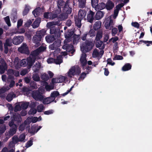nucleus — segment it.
<instances>
[{
	"mask_svg": "<svg viewBox=\"0 0 152 152\" xmlns=\"http://www.w3.org/2000/svg\"><path fill=\"white\" fill-rule=\"evenodd\" d=\"M35 59L32 54L31 53L29 57L27 59H23L19 62L18 58H16L14 62L15 67L17 69L20 68L21 66H25L28 65V67L29 69L31 67L33 63L34 62Z\"/></svg>",
	"mask_w": 152,
	"mask_h": 152,
	"instance_id": "obj_1",
	"label": "nucleus"
},
{
	"mask_svg": "<svg viewBox=\"0 0 152 152\" xmlns=\"http://www.w3.org/2000/svg\"><path fill=\"white\" fill-rule=\"evenodd\" d=\"M93 46V43L91 41H87L85 46L84 44L81 45L80 49L83 54L81 56L80 62L82 66H85L87 64L86 55L85 52L89 51L92 49Z\"/></svg>",
	"mask_w": 152,
	"mask_h": 152,
	"instance_id": "obj_2",
	"label": "nucleus"
},
{
	"mask_svg": "<svg viewBox=\"0 0 152 152\" xmlns=\"http://www.w3.org/2000/svg\"><path fill=\"white\" fill-rule=\"evenodd\" d=\"M14 120L15 121H16L18 122L20 121L21 120L20 116L18 115H14L13 117L12 118L11 121L9 123V126H12V128L10 129L9 134H7V136L6 141L11 136L14 135L16 132L17 127L15 124H14Z\"/></svg>",
	"mask_w": 152,
	"mask_h": 152,
	"instance_id": "obj_3",
	"label": "nucleus"
},
{
	"mask_svg": "<svg viewBox=\"0 0 152 152\" xmlns=\"http://www.w3.org/2000/svg\"><path fill=\"white\" fill-rule=\"evenodd\" d=\"M45 92V89L42 87H40L39 89V91H34L32 93V96L37 100H42L43 99V96L42 95Z\"/></svg>",
	"mask_w": 152,
	"mask_h": 152,
	"instance_id": "obj_4",
	"label": "nucleus"
},
{
	"mask_svg": "<svg viewBox=\"0 0 152 152\" xmlns=\"http://www.w3.org/2000/svg\"><path fill=\"white\" fill-rule=\"evenodd\" d=\"M81 72L80 69L78 66H74L71 68L67 73L68 76L72 77L75 75H78Z\"/></svg>",
	"mask_w": 152,
	"mask_h": 152,
	"instance_id": "obj_5",
	"label": "nucleus"
},
{
	"mask_svg": "<svg viewBox=\"0 0 152 152\" xmlns=\"http://www.w3.org/2000/svg\"><path fill=\"white\" fill-rule=\"evenodd\" d=\"M67 55L66 52H64L61 53V54L57 56V58L54 60L52 58L48 59L47 61L48 64L54 62L56 64H60L62 62V58L61 55L66 56Z\"/></svg>",
	"mask_w": 152,
	"mask_h": 152,
	"instance_id": "obj_6",
	"label": "nucleus"
},
{
	"mask_svg": "<svg viewBox=\"0 0 152 152\" xmlns=\"http://www.w3.org/2000/svg\"><path fill=\"white\" fill-rule=\"evenodd\" d=\"M46 31L42 30L37 32L36 35L33 37V40L35 43H38L41 41L42 37L46 34Z\"/></svg>",
	"mask_w": 152,
	"mask_h": 152,
	"instance_id": "obj_7",
	"label": "nucleus"
},
{
	"mask_svg": "<svg viewBox=\"0 0 152 152\" xmlns=\"http://www.w3.org/2000/svg\"><path fill=\"white\" fill-rule=\"evenodd\" d=\"M58 9L56 12L57 14H59L61 11V8H62L65 11L66 10V8H68V5L67 4H65L63 0H58Z\"/></svg>",
	"mask_w": 152,
	"mask_h": 152,
	"instance_id": "obj_8",
	"label": "nucleus"
},
{
	"mask_svg": "<svg viewBox=\"0 0 152 152\" xmlns=\"http://www.w3.org/2000/svg\"><path fill=\"white\" fill-rule=\"evenodd\" d=\"M114 22L111 17H108L105 20V26L106 29H111L113 27Z\"/></svg>",
	"mask_w": 152,
	"mask_h": 152,
	"instance_id": "obj_9",
	"label": "nucleus"
},
{
	"mask_svg": "<svg viewBox=\"0 0 152 152\" xmlns=\"http://www.w3.org/2000/svg\"><path fill=\"white\" fill-rule=\"evenodd\" d=\"M104 51L101 49H95L94 50L92 53L93 58H101L104 53Z\"/></svg>",
	"mask_w": 152,
	"mask_h": 152,
	"instance_id": "obj_10",
	"label": "nucleus"
},
{
	"mask_svg": "<svg viewBox=\"0 0 152 152\" xmlns=\"http://www.w3.org/2000/svg\"><path fill=\"white\" fill-rule=\"evenodd\" d=\"M67 78V77H66L60 75L57 77L53 78L52 80V83L53 84L55 83H62L64 81H66Z\"/></svg>",
	"mask_w": 152,
	"mask_h": 152,
	"instance_id": "obj_11",
	"label": "nucleus"
},
{
	"mask_svg": "<svg viewBox=\"0 0 152 152\" xmlns=\"http://www.w3.org/2000/svg\"><path fill=\"white\" fill-rule=\"evenodd\" d=\"M24 38L23 36H18L14 37L13 38L12 41L13 44L17 45L21 43L23 41Z\"/></svg>",
	"mask_w": 152,
	"mask_h": 152,
	"instance_id": "obj_12",
	"label": "nucleus"
},
{
	"mask_svg": "<svg viewBox=\"0 0 152 152\" xmlns=\"http://www.w3.org/2000/svg\"><path fill=\"white\" fill-rule=\"evenodd\" d=\"M46 49V46L45 45H43L42 46L40 47L38 49L33 52L31 53L36 59L37 55L39 53V52L41 51H44Z\"/></svg>",
	"mask_w": 152,
	"mask_h": 152,
	"instance_id": "obj_13",
	"label": "nucleus"
},
{
	"mask_svg": "<svg viewBox=\"0 0 152 152\" xmlns=\"http://www.w3.org/2000/svg\"><path fill=\"white\" fill-rule=\"evenodd\" d=\"M41 120L42 118L40 116L38 118L36 117H34V118L28 117L25 121V123L29 124L31 122L34 123L37 121H39Z\"/></svg>",
	"mask_w": 152,
	"mask_h": 152,
	"instance_id": "obj_14",
	"label": "nucleus"
},
{
	"mask_svg": "<svg viewBox=\"0 0 152 152\" xmlns=\"http://www.w3.org/2000/svg\"><path fill=\"white\" fill-rule=\"evenodd\" d=\"M18 50L19 51L22 53L27 54L29 53L28 47L26 44H23L21 47L18 48Z\"/></svg>",
	"mask_w": 152,
	"mask_h": 152,
	"instance_id": "obj_15",
	"label": "nucleus"
},
{
	"mask_svg": "<svg viewBox=\"0 0 152 152\" xmlns=\"http://www.w3.org/2000/svg\"><path fill=\"white\" fill-rule=\"evenodd\" d=\"M0 63L1 64L0 65V73L2 74L4 72L6 69L7 66L5 61L3 60H1Z\"/></svg>",
	"mask_w": 152,
	"mask_h": 152,
	"instance_id": "obj_16",
	"label": "nucleus"
},
{
	"mask_svg": "<svg viewBox=\"0 0 152 152\" xmlns=\"http://www.w3.org/2000/svg\"><path fill=\"white\" fill-rule=\"evenodd\" d=\"M25 137V135L24 134H23L20 136L19 138H18L17 137L14 136L13 137L12 139L13 141L15 142H21L24 141Z\"/></svg>",
	"mask_w": 152,
	"mask_h": 152,
	"instance_id": "obj_17",
	"label": "nucleus"
},
{
	"mask_svg": "<svg viewBox=\"0 0 152 152\" xmlns=\"http://www.w3.org/2000/svg\"><path fill=\"white\" fill-rule=\"evenodd\" d=\"M94 12L91 11H90L88 14L87 20L88 21L91 23H92L94 20Z\"/></svg>",
	"mask_w": 152,
	"mask_h": 152,
	"instance_id": "obj_18",
	"label": "nucleus"
},
{
	"mask_svg": "<svg viewBox=\"0 0 152 152\" xmlns=\"http://www.w3.org/2000/svg\"><path fill=\"white\" fill-rule=\"evenodd\" d=\"M8 75H9V78L11 79L13 77L12 75H14L16 76H18L19 75V73L18 71L14 72L12 69H10L8 71Z\"/></svg>",
	"mask_w": 152,
	"mask_h": 152,
	"instance_id": "obj_19",
	"label": "nucleus"
},
{
	"mask_svg": "<svg viewBox=\"0 0 152 152\" xmlns=\"http://www.w3.org/2000/svg\"><path fill=\"white\" fill-rule=\"evenodd\" d=\"M44 16L45 18L50 19H53L57 16L56 14L48 12L44 13Z\"/></svg>",
	"mask_w": 152,
	"mask_h": 152,
	"instance_id": "obj_20",
	"label": "nucleus"
},
{
	"mask_svg": "<svg viewBox=\"0 0 152 152\" xmlns=\"http://www.w3.org/2000/svg\"><path fill=\"white\" fill-rule=\"evenodd\" d=\"M41 128V126H40L38 127L36 126H33L31 127V129L28 130V131L31 133L34 134L37 133Z\"/></svg>",
	"mask_w": 152,
	"mask_h": 152,
	"instance_id": "obj_21",
	"label": "nucleus"
},
{
	"mask_svg": "<svg viewBox=\"0 0 152 152\" xmlns=\"http://www.w3.org/2000/svg\"><path fill=\"white\" fill-rule=\"evenodd\" d=\"M42 10L39 7H38L33 11V14L35 17L39 16L42 12Z\"/></svg>",
	"mask_w": 152,
	"mask_h": 152,
	"instance_id": "obj_22",
	"label": "nucleus"
},
{
	"mask_svg": "<svg viewBox=\"0 0 152 152\" xmlns=\"http://www.w3.org/2000/svg\"><path fill=\"white\" fill-rule=\"evenodd\" d=\"M114 4L111 1L108 0L105 5V7L108 10H110L113 9L114 7Z\"/></svg>",
	"mask_w": 152,
	"mask_h": 152,
	"instance_id": "obj_23",
	"label": "nucleus"
},
{
	"mask_svg": "<svg viewBox=\"0 0 152 152\" xmlns=\"http://www.w3.org/2000/svg\"><path fill=\"white\" fill-rule=\"evenodd\" d=\"M86 14V11L80 10L79 12L78 18L82 19L85 18Z\"/></svg>",
	"mask_w": 152,
	"mask_h": 152,
	"instance_id": "obj_24",
	"label": "nucleus"
},
{
	"mask_svg": "<svg viewBox=\"0 0 152 152\" xmlns=\"http://www.w3.org/2000/svg\"><path fill=\"white\" fill-rule=\"evenodd\" d=\"M41 20L39 18H37L34 22L32 25L34 28H36L38 27L39 26V23L41 22Z\"/></svg>",
	"mask_w": 152,
	"mask_h": 152,
	"instance_id": "obj_25",
	"label": "nucleus"
},
{
	"mask_svg": "<svg viewBox=\"0 0 152 152\" xmlns=\"http://www.w3.org/2000/svg\"><path fill=\"white\" fill-rule=\"evenodd\" d=\"M63 48L64 49H66V50L67 51H69L70 50H71V53H72L74 52V50H73V47L72 45L67 46V45L65 44L63 46Z\"/></svg>",
	"mask_w": 152,
	"mask_h": 152,
	"instance_id": "obj_26",
	"label": "nucleus"
},
{
	"mask_svg": "<svg viewBox=\"0 0 152 152\" xmlns=\"http://www.w3.org/2000/svg\"><path fill=\"white\" fill-rule=\"evenodd\" d=\"M104 14L102 11L97 12L95 15V18L96 20L100 19L103 17Z\"/></svg>",
	"mask_w": 152,
	"mask_h": 152,
	"instance_id": "obj_27",
	"label": "nucleus"
},
{
	"mask_svg": "<svg viewBox=\"0 0 152 152\" xmlns=\"http://www.w3.org/2000/svg\"><path fill=\"white\" fill-rule=\"evenodd\" d=\"M9 89L10 88H6L5 87H3L0 89V97L2 98L4 97L5 96L4 93Z\"/></svg>",
	"mask_w": 152,
	"mask_h": 152,
	"instance_id": "obj_28",
	"label": "nucleus"
},
{
	"mask_svg": "<svg viewBox=\"0 0 152 152\" xmlns=\"http://www.w3.org/2000/svg\"><path fill=\"white\" fill-rule=\"evenodd\" d=\"M101 26V22L99 21H97L95 22L94 25V28L96 30L100 28Z\"/></svg>",
	"mask_w": 152,
	"mask_h": 152,
	"instance_id": "obj_29",
	"label": "nucleus"
},
{
	"mask_svg": "<svg viewBox=\"0 0 152 152\" xmlns=\"http://www.w3.org/2000/svg\"><path fill=\"white\" fill-rule=\"evenodd\" d=\"M54 101V99H52L50 97H49L44 99L43 100V102L45 104H48Z\"/></svg>",
	"mask_w": 152,
	"mask_h": 152,
	"instance_id": "obj_30",
	"label": "nucleus"
},
{
	"mask_svg": "<svg viewBox=\"0 0 152 152\" xmlns=\"http://www.w3.org/2000/svg\"><path fill=\"white\" fill-rule=\"evenodd\" d=\"M8 40H6V42L4 44V52L6 53H7L8 51V48H7L8 46H11L12 45V44L11 43H8V42H9Z\"/></svg>",
	"mask_w": 152,
	"mask_h": 152,
	"instance_id": "obj_31",
	"label": "nucleus"
},
{
	"mask_svg": "<svg viewBox=\"0 0 152 152\" xmlns=\"http://www.w3.org/2000/svg\"><path fill=\"white\" fill-rule=\"evenodd\" d=\"M102 32L100 31H98L96 36L95 41H99L102 38Z\"/></svg>",
	"mask_w": 152,
	"mask_h": 152,
	"instance_id": "obj_32",
	"label": "nucleus"
},
{
	"mask_svg": "<svg viewBox=\"0 0 152 152\" xmlns=\"http://www.w3.org/2000/svg\"><path fill=\"white\" fill-rule=\"evenodd\" d=\"M59 95V93L58 91H54L51 93L50 97L52 99H54V100L55 98Z\"/></svg>",
	"mask_w": 152,
	"mask_h": 152,
	"instance_id": "obj_33",
	"label": "nucleus"
},
{
	"mask_svg": "<svg viewBox=\"0 0 152 152\" xmlns=\"http://www.w3.org/2000/svg\"><path fill=\"white\" fill-rule=\"evenodd\" d=\"M105 7V5L104 3H101L98 4L95 10H102Z\"/></svg>",
	"mask_w": 152,
	"mask_h": 152,
	"instance_id": "obj_34",
	"label": "nucleus"
},
{
	"mask_svg": "<svg viewBox=\"0 0 152 152\" xmlns=\"http://www.w3.org/2000/svg\"><path fill=\"white\" fill-rule=\"evenodd\" d=\"M131 66L129 64H126L122 68V70L123 71H128L131 69Z\"/></svg>",
	"mask_w": 152,
	"mask_h": 152,
	"instance_id": "obj_35",
	"label": "nucleus"
},
{
	"mask_svg": "<svg viewBox=\"0 0 152 152\" xmlns=\"http://www.w3.org/2000/svg\"><path fill=\"white\" fill-rule=\"evenodd\" d=\"M79 3V6L81 8H83L85 6V0H78Z\"/></svg>",
	"mask_w": 152,
	"mask_h": 152,
	"instance_id": "obj_36",
	"label": "nucleus"
},
{
	"mask_svg": "<svg viewBox=\"0 0 152 152\" xmlns=\"http://www.w3.org/2000/svg\"><path fill=\"white\" fill-rule=\"evenodd\" d=\"M40 67V64L38 62L36 63V64L35 66L33 67V69L34 71L36 72Z\"/></svg>",
	"mask_w": 152,
	"mask_h": 152,
	"instance_id": "obj_37",
	"label": "nucleus"
},
{
	"mask_svg": "<svg viewBox=\"0 0 152 152\" xmlns=\"http://www.w3.org/2000/svg\"><path fill=\"white\" fill-rule=\"evenodd\" d=\"M20 104L21 108L24 109H26L29 104L28 102L20 103Z\"/></svg>",
	"mask_w": 152,
	"mask_h": 152,
	"instance_id": "obj_38",
	"label": "nucleus"
},
{
	"mask_svg": "<svg viewBox=\"0 0 152 152\" xmlns=\"http://www.w3.org/2000/svg\"><path fill=\"white\" fill-rule=\"evenodd\" d=\"M45 88L47 91H49L50 90L53 89L54 88V86H49L47 85L46 83H45Z\"/></svg>",
	"mask_w": 152,
	"mask_h": 152,
	"instance_id": "obj_39",
	"label": "nucleus"
},
{
	"mask_svg": "<svg viewBox=\"0 0 152 152\" xmlns=\"http://www.w3.org/2000/svg\"><path fill=\"white\" fill-rule=\"evenodd\" d=\"M46 41L48 43H50L53 41L54 38L53 37L47 36L45 37Z\"/></svg>",
	"mask_w": 152,
	"mask_h": 152,
	"instance_id": "obj_40",
	"label": "nucleus"
},
{
	"mask_svg": "<svg viewBox=\"0 0 152 152\" xmlns=\"http://www.w3.org/2000/svg\"><path fill=\"white\" fill-rule=\"evenodd\" d=\"M98 0H91V4L93 7L95 9L98 5Z\"/></svg>",
	"mask_w": 152,
	"mask_h": 152,
	"instance_id": "obj_41",
	"label": "nucleus"
},
{
	"mask_svg": "<svg viewBox=\"0 0 152 152\" xmlns=\"http://www.w3.org/2000/svg\"><path fill=\"white\" fill-rule=\"evenodd\" d=\"M81 20L79 18L76 19L75 20V24L78 27L80 28L81 26Z\"/></svg>",
	"mask_w": 152,
	"mask_h": 152,
	"instance_id": "obj_42",
	"label": "nucleus"
},
{
	"mask_svg": "<svg viewBox=\"0 0 152 152\" xmlns=\"http://www.w3.org/2000/svg\"><path fill=\"white\" fill-rule=\"evenodd\" d=\"M95 42H96V46L97 48H100L102 45V42L100 40H99V41L95 40Z\"/></svg>",
	"mask_w": 152,
	"mask_h": 152,
	"instance_id": "obj_43",
	"label": "nucleus"
},
{
	"mask_svg": "<svg viewBox=\"0 0 152 152\" xmlns=\"http://www.w3.org/2000/svg\"><path fill=\"white\" fill-rule=\"evenodd\" d=\"M14 94H10L7 96L6 99L8 101H11L13 98Z\"/></svg>",
	"mask_w": 152,
	"mask_h": 152,
	"instance_id": "obj_44",
	"label": "nucleus"
},
{
	"mask_svg": "<svg viewBox=\"0 0 152 152\" xmlns=\"http://www.w3.org/2000/svg\"><path fill=\"white\" fill-rule=\"evenodd\" d=\"M57 24V23L56 22H50L47 23V26L48 28H50L51 26H53L56 25Z\"/></svg>",
	"mask_w": 152,
	"mask_h": 152,
	"instance_id": "obj_45",
	"label": "nucleus"
},
{
	"mask_svg": "<svg viewBox=\"0 0 152 152\" xmlns=\"http://www.w3.org/2000/svg\"><path fill=\"white\" fill-rule=\"evenodd\" d=\"M4 20L9 26H11L10 18L9 16H7L4 18Z\"/></svg>",
	"mask_w": 152,
	"mask_h": 152,
	"instance_id": "obj_46",
	"label": "nucleus"
},
{
	"mask_svg": "<svg viewBox=\"0 0 152 152\" xmlns=\"http://www.w3.org/2000/svg\"><path fill=\"white\" fill-rule=\"evenodd\" d=\"M26 124H27V123H25V122L24 124H22L20 126L19 128V130L21 131L23 130L25 128V125Z\"/></svg>",
	"mask_w": 152,
	"mask_h": 152,
	"instance_id": "obj_47",
	"label": "nucleus"
},
{
	"mask_svg": "<svg viewBox=\"0 0 152 152\" xmlns=\"http://www.w3.org/2000/svg\"><path fill=\"white\" fill-rule=\"evenodd\" d=\"M44 109L43 105L42 104L39 105L37 107V111L38 112H41Z\"/></svg>",
	"mask_w": 152,
	"mask_h": 152,
	"instance_id": "obj_48",
	"label": "nucleus"
},
{
	"mask_svg": "<svg viewBox=\"0 0 152 152\" xmlns=\"http://www.w3.org/2000/svg\"><path fill=\"white\" fill-rule=\"evenodd\" d=\"M33 144V140L31 139L28 141L26 144V147L28 148L31 146Z\"/></svg>",
	"mask_w": 152,
	"mask_h": 152,
	"instance_id": "obj_49",
	"label": "nucleus"
},
{
	"mask_svg": "<svg viewBox=\"0 0 152 152\" xmlns=\"http://www.w3.org/2000/svg\"><path fill=\"white\" fill-rule=\"evenodd\" d=\"M29 7L28 6H26L23 12L24 15H26L28 12L29 9Z\"/></svg>",
	"mask_w": 152,
	"mask_h": 152,
	"instance_id": "obj_50",
	"label": "nucleus"
},
{
	"mask_svg": "<svg viewBox=\"0 0 152 152\" xmlns=\"http://www.w3.org/2000/svg\"><path fill=\"white\" fill-rule=\"evenodd\" d=\"M88 72H87L86 74L85 73V72H83L82 73L80 76V77L79 78V79L80 80H83V79H84V78L86 77V74H88Z\"/></svg>",
	"mask_w": 152,
	"mask_h": 152,
	"instance_id": "obj_51",
	"label": "nucleus"
},
{
	"mask_svg": "<svg viewBox=\"0 0 152 152\" xmlns=\"http://www.w3.org/2000/svg\"><path fill=\"white\" fill-rule=\"evenodd\" d=\"M6 127L3 125H2L0 127V134L3 133L6 130Z\"/></svg>",
	"mask_w": 152,
	"mask_h": 152,
	"instance_id": "obj_52",
	"label": "nucleus"
},
{
	"mask_svg": "<svg viewBox=\"0 0 152 152\" xmlns=\"http://www.w3.org/2000/svg\"><path fill=\"white\" fill-rule=\"evenodd\" d=\"M88 34L90 37H94L95 35V31L93 29H91L89 31Z\"/></svg>",
	"mask_w": 152,
	"mask_h": 152,
	"instance_id": "obj_53",
	"label": "nucleus"
},
{
	"mask_svg": "<svg viewBox=\"0 0 152 152\" xmlns=\"http://www.w3.org/2000/svg\"><path fill=\"white\" fill-rule=\"evenodd\" d=\"M21 105L20 103H19L18 104L16 105L15 108V111H17L20 110L21 109Z\"/></svg>",
	"mask_w": 152,
	"mask_h": 152,
	"instance_id": "obj_54",
	"label": "nucleus"
},
{
	"mask_svg": "<svg viewBox=\"0 0 152 152\" xmlns=\"http://www.w3.org/2000/svg\"><path fill=\"white\" fill-rule=\"evenodd\" d=\"M33 78V80L36 81H38L39 80V77L36 74L34 75Z\"/></svg>",
	"mask_w": 152,
	"mask_h": 152,
	"instance_id": "obj_55",
	"label": "nucleus"
},
{
	"mask_svg": "<svg viewBox=\"0 0 152 152\" xmlns=\"http://www.w3.org/2000/svg\"><path fill=\"white\" fill-rule=\"evenodd\" d=\"M42 78L45 80H48V75L45 73L43 74L41 76Z\"/></svg>",
	"mask_w": 152,
	"mask_h": 152,
	"instance_id": "obj_56",
	"label": "nucleus"
},
{
	"mask_svg": "<svg viewBox=\"0 0 152 152\" xmlns=\"http://www.w3.org/2000/svg\"><path fill=\"white\" fill-rule=\"evenodd\" d=\"M54 112V111L53 110H50L48 111H45L44 113L45 115H49L53 114Z\"/></svg>",
	"mask_w": 152,
	"mask_h": 152,
	"instance_id": "obj_57",
	"label": "nucleus"
},
{
	"mask_svg": "<svg viewBox=\"0 0 152 152\" xmlns=\"http://www.w3.org/2000/svg\"><path fill=\"white\" fill-rule=\"evenodd\" d=\"M36 110L34 108H32L29 112V114H34L36 113Z\"/></svg>",
	"mask_w": 152,
	"mask_h": 152,
	"instance_id": "obj_58",
	"label": "nucleus"
},
{
	"mask_svg": "<svg viewBox=\"0 0 152 152\" xmlns=\"http://www.w3.org/2000/svg\"><path fill=\"white\" fill-rule=\"evenodd\" d=\"M119 10H118L115 9L114 11V15L113 17L114 18H115L118 15Z\"/></svg>",
	"mask_w": 152,
	"mask_h": 152,
	"instance_id": "obj_59",
	"label": "nucleus"
},
{
	"mask_svg": "<svg viewBox=\"0 0 152 152\" xmlns=\"http://www.w3.org/2000/svg\"><path fill=\"white\" fill-rule=\"evenodd\" d=\"M25 32V30L23 28H21L20 29H19L18 31L16 33H15V34H16L17 33L19 34H21Z\"/></svg>",
	"mask_w": 152,
	"mask_h": 152,
	"instance_id": "obj_60",
	"label": "nucleus"
},
{
	"mask_svg": "<svg viewBox=\"0 0 152 152\" xmlns=\"http://www.w3.org/2000/svg\"><path fill=\"white\" fill-rule=\"evenodd\" d=\"M124 5V4L121 3L117 5L116 7V10H119L120 9L123 7Z\"/></svg>",
	"mask_w": 152,
	"mask_h": 152,
	"instance_id": "obj_61",
	"label": "nucleus"
},
{
	"mask_svg": "<svg viewBox=\"0 0 152 152\" xmlns=\"http://www.w3.org/2000/svg\"><path fill=\"white\" fill-rule=\"evenodd\" d=\"M132 25L134 27L138 28L139 26V24L137 22H133L132 23Z\"/></svg>",
	"mask_w": 152,
	"mask_h": 152,
	"instance_id": "obj_62",
	"label": "nucleus"
},
{
	"mask_svg": "<svg viewBox=\"0 0 152 152\" xmlns=\"http://www.w3.org/2000/svg\"><path fill=\"white\" fill-rule=\"evenodd\" d=\"M123 59V57L122 56H119V55H117L115 56V57L114 59L115 60H122Z\"/></svg>",
	"mask_w": 152,
	"mask_h": 152,
	"instance_id": "obj_63",
	"label": "nucleus"
},
{
	"mask_svg": "<svg viewBox=\"0 0 152 152\" xmlns=\"http://www.w3.org/2000/svg\"><path fill=\"white\" fill-rule=\"evenodd\" d=\"M28 72V69H24L22 70L20 72V74L22 75H24Z\"/></svg>",
	"mask_w": 152,
	"mask_h": 152,
	"instance_id": "obj_64",
	"label": "nucleus"
}]
</instances>
